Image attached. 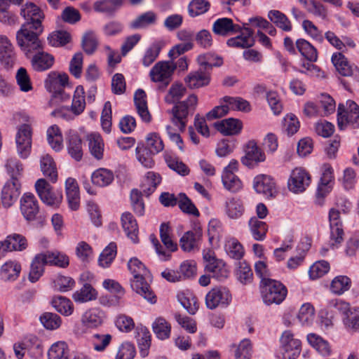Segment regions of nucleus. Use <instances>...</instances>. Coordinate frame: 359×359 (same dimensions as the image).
Returning <instances> with one entry per match:
<instances>
[{
  "label": "nucleus",
  "mask_w": 359,
  "mask_h": 359,
  "mask_svg": "<svg viewBox=\"0 0 359 359\" xmlns=\"http://www.w3.org/2000/svg\"><path fill=\"white\" fill-rule=\"evenodd\" d=\"M21 181H18L16 178L9 179L5 183L1 193L4 207L10 208L18 201L21 194Z\"/></svg>",
  "instance_id": "10"
},
{
  "label": "nucleus",
  "mask_w": 359,
  "mask_h": 359,
  "mask_svg": "<svg viewBox=\"0 0 359 359\" xmlns=\"http://www.w3.org/2000/svg\"><path fill=\"white\" fill-rule=\"evenodd\" d=\"M116 253V244L114 242H111L100 255L98 259L99 265L103 268L109 267L115 259Z\"/></svg>",
  "instance_id": "47"
},
{
  "label": "nucleus",
  "mask_w": 359,
  "mask_h": 359,
  "mask_svg": "<svg viewBox=\"0 0 359 359\" xmlns=\"http://www.w3.org/2000/svg\"><path fill=\"white\" fill-rule=\"evenodd\" d=\"M97 295V291L90 284L85 283L73 294L72 298L75 302L85 303L95 300Z\"/></svg>",
  "instance_id": "33"
},
{
  "label": "nucleus",
  "mask_w": 359,
  "mask_h": 359,
  "mask_svg": "<svg viewBox=\"0 0 359 359\" xmlns=\"http://www.w3.org/2000/svg\"><path fill=\"white\" fill-rule=\"evenodd\" d=\"M71 40L69 33L66 31H55L48 36V43L53 47L63 46Z\"/></svg>",
  "instance_id": "62"
},
{
  "label": "nucleus",
  "mask_w": 359,
  "mask_h": 359,
  "mask_svg": "<svg viewBox=\"0 0 359 359\" xmlns=\"http://www.w3.org/2000/svg\"><path fill=\"white\" fill-rule=\"evenodd\" d=\"M214 126L224 135H234L241 132L242 123L238 119L229 118L215 122Z\"/></svg>",
  "instance_id": "26"
},
{
  "label": "nucleus",
  "mask_w": 359,
  "mask_h": 359,
  "mask_svg": "<svg viewBox=\"0 0 359 359\" xmlns=\"http://www.w3.org/2000/svg\"><path fill=\"white\" fill-rule=\"evenodd\" d=\"M67 150L69 154L79 161L83 156L82 141L76 132L70 131L67 135Z\"/></svg>",
  "instance_id": "28"
},
{
  "label": "nucleus",
  "mask_w": 359,
  "mask_h": 359,
  "mask_svg": "<svg viewBox=\"0 0 359 359\" xmlns=\"http://www.w3.org/2000/svg\"><path fill=\"white\" fill-rule=\"evenodd\" d=\"M6 168L10 180L16 178L18 181H21L23 173V165L16 158H9L7 160Z\"/></svg>",
  "instance_id": "63"
},
{
  "label": "nucleus",
  "mask_w": 359,
  "mask_h": 359,
  "mask_svg": "<svg viewBox=\"0 0 359 359\" xmlns=\"http://www.w3.org/2000/svg\"><path fill=\"white\" fill-rule=\"evenodd\" d=\"M160 238L161 242L167 249L172 252L177 250V245L175 243L170 236L172 231L169 222H163L160 226Z\"/></svg>",
  "instance_id": "55"
},
{
  "label": "nucleus",
  "mask_w": 359,
  "mask_h": 359,
  "mask_svg": "<svg viewBox=\"0 0 359 359\" xmlns=\"http://www.w3.org/2000/svg\"><path fill=\"white\" fill-rule=\"evenodd\" d=\"M20 15L24 20L36 17L45 18V15L41 8L32 2H27L22 6Z\"/></svg>",
  "instance_id": "64"
},
{
  "label": "nucleus",
  "mask_w": 359,
  "mask_h": 359,
  "mask_svg": "<svg viewBox=\"0 0 359 359\" xmlns=\"http://www.w3.org/2000/svg\"><path fill=\"white\" fill-rule=\"evenodd\" d=\"M329 221L330 226V238L329 245L331 248H338L344 240V230L340 219V212L334 208L329 211Z\"/></svg>",
  "instance_id": "8"
},
{
  "label": "nucleus",
  "mask_w": 359,
  "mask_h": 359,
  "mask_svg": "<svg viewBox=\"0 0 359 359\" xmlns=\"http://www.w3.org/2000/svg\"><path fill=\"white\" fill-rule=\"evenodd\" d=\"M210 79V72L200 67L198 69L191 72L184 78V82L190 89H195L208 86Z\"/></svg>",
  "instance_id": "16"
},
{
  "label": "nucleus",
  "mask_w": 359,
  "mask_h": 359,
  "mask_svg": "<svg viewBox=\"0 0 359 359\" xmlns=\"http://www.w3.org/2000/svg\"><path fill=\"white\" fill-rule=\"evenodd\" d=\"M112 336L109 334L96 333L91 337L93 348L98 352L104 351L110 344Z\"/></svg>",
  "instance_id": "60"
},
{
  "label": "nucleus",
  "mask_w": 359,
  "mask_h": 359,
  "mask_svg": "<svg viewBox=\"0 0 359 359\" xmlns=\"http://www.w3.org/2000/svg\"><path fill=\"white\" fill-rule=\"evenodd\" d=\"M308 342L322 355L327 356L330 354L331 349L329 343L320 336L311 333L307 336Z\"/></svg>",
  "instance_id": "45"
},
{
  "label": "nucleus",
  "mask_w": 359,
  "mask_h": 359,
  "mask_svg": "<svg viewBox=\"0 0 359 359\" xmlns=\"http://www.w3.org/2000/svg\"><path fill=\"white\" fill-rule=\"evenodd\" d=\"M332 174L331 168L325 169L323 172L317 189L316 194L318 197L323 198L330 192V187L329 186V184L332 180Z\"/></svg>",
  "instance_id": "61"
},
{
  "label": "nucleus",
  "mask_w": 359,
  "mask_h": 359,
  "mask_svg": "<svg viewBox=\"0 0 359 359\" xmlns=\"http://www.w3.org/2000/svg\"><path fill=\"white\" fill-rule=\"evenodd\" d=\"M161 182V177L158 173L153 171H149L144 175L140 183V195L144 194L147 196H150L156 189L157 186Z\"/></svg>",
  "instance_id": "27"
},
{
  "label": "nucleus",
  "mask_w": 359,
  "mask_h": 359,
  "mask_svg": "<svg viewBox=\"0 0 359 359\" xmlns=\"http://www.w3.org/2000/svg\"><path fill=\"white\" fill-rule=\"evenodd\" d=\"M202 238V230L198 228L193 231H188L184 233L180 240V247L184 252H191L199 250V243Z\"/></svg>",
  "instance_id": "20"
},
{
  "label": "nucleus",
  "mask_w": 359,
  "mask_h": 359,
  "mask_svg": "<svg viewBox=\"0 0 359 359\" xmlns=\"http://www.w3.org/2000/svg\"><path fill=\"white\" fill-rule=\"evenodd\" d=\"M15 142L19 156L22 158L29 156L32 149V128L28 124H23L18 128Z\"/></svg>",
  "instance_id": "11"
},
{
  "label": "nucleus",
  "mask_w": 359,
  "mask_h": 359,
  "mask_svg": "<svg viewBox=\"0 0 359 359\" xmlns=\"http://www.w3.org/2000/svg\"><path fill=\"white\" fill-rule=\"evenodd\" d=\"M250 232L256 241H263L266 238L268 226L266 222L253 217L248 222Z\"/></svg>",
  "instance_id": "42"
},
{
  "label": "nucleus",
  "mask_w": 359,
  "mask_h": 359,
  "mask_svg": "<svg viewBox=\"0 0 359 359\" xmlns=\"http://www.w3.org/2000/svg\"><path fill=\"white\" fill-rule=\"evenodd\" d=\"M260 291L263 302L267 305L280 304L287 292L283 283L273 279H264L260 285Z\"/></svg>",
  "instance_id": "4"
},
{
  "label": "nucleus",
  "mask_w": 359,
  "mask_h": 359,
  "mask_svg": "<svg viewBox=\"0 0 359 359\" xmlns=\"http://www.w3.org/2000/svg\"><path fill=\"white\" fill-rule=\"evenodd\" d=\"M136 267L144 269L142 274H136V293L140 294L150 304H154L156 302L157 298L150 286L151 274L137 259H136Z\"/></svg>",
  "instance_id": "6"
},
{
  "label": "nucleus",
  "mask_w": 359,
  "mask_h": 359,
  "mask_svg": "<svg viewBox=\"0 0 359 359\" xmlns=\"http://www.w3.org/2000/svg\"><path fill=\"white\" fill-rule=\"evenodd\" d=\"M40 163L41 170L43 175L52 182H55L57 179V172L53 158L48 154L43 155L41 158Z\"/></svg>",
  "instance_id": "38"
},
{
  "label": "nucleus",
  "mask_w": 359,
  "mask_h": 359,
  "mask_svg": "<svg viewBox=\"0 0 359 359\" xmlns=\"http://www.w3.org/2000/svg\"><path fill=\"white\" fill-rule=\"evenodd\" d=\"M47 140L50 146L55 151H59L63 148L62 133L57 126H52L48 129Z\"/></svg>",
  "instance_id": "48"
},
{
  "label": "nucleus",
  "mask_w": 359,
  "mask_h": 359,
  "mask_svg": "<svg viewBox=\"0 0 359 359\" xmlns=\"http://www.w3.org/2000/svg\"><path fill=\"white\" fill-rule=\"evenodd\" d=\"M65 191L69 208L74 211L80 207V194L77 182L69 177L65 182Z\"/></svg>",
  "instance_id": "21"
},
{
  "label": "nucleus",
  "mask_w": 359,
  "mask_h": 359,
  "mask_svg": "<svg viewBox=\"0 0 359 359\" xmlns=\"http://www.w3.org/2000/svg\"><path fill=\"white\" fill-rule=\"evenodd\" d=\"M224 210L227 217L231 219L241 218L245 212L242 201L236 198H228L225 201Z\"/></svg>",
  "instance_id": "29"
},
{
  "label": "nucleus",
  "mask_w": 359,
  "mask_h": 359,
  "mask_svg": "<svg viewBox=\"0 0 359 359\" xmlns=\"http://www.w3.org/2000/svg\"><path fill=\"white\" fill-rule=\"evenodd\" d=\"M35 189L41 201L46 205L57 208L61 204L63 195L60 190H54L44 179H39L35 183Z\"/></svg>",
  "instance_id": "5"
},
{
  "label": "nucleus",
  "mask_w": 359,
  "mask_h": 359,
  "mask_svg": "<svg viewBox=\"0 0 359 359\" xmlns=\"http://www.w3.org/2000/svg\"><path fill=\"white\" fill-rule=\"evenodd\" d=\"M122 4V0H100L94 3L95 11L111 14Z\"/></svg>",
  "instance_id": "53"
},
{
  "label": "nucleus",
  "mask_w": 359,
  "mask_h": 359,
  "mask_svg": "<svg viewBox=\"0 0 359 359\" xmlns=\"http://www.w3.org/2000/svg\"><path fill=\"white\" fill-rule=\"evenodd\" d=\"M245 151V155L241 158V162L248 167H253L258 163L265 161L264 153L254 140L248 142Z\"/></svg>",
  "instance_id": "15"
},
{
  "label": "nucleus",
  "mask_w": 359,
  "mask_h": 359,
  "mask_svg": "<svg viewBox=\"0 0 359 359\" xmlns=\"http://www.w3.org/2000/svg\"><path fill=\"white\" fill-rule=\"evenodd\" d=\"M21 271L20 264L15 261L6 262L1 266V275L5 280H16Z\"/></svg>",
  "instance_id": "44"
},
{
  "label": "nucleus",
  "mask_w": 359,
  "mask_h": 359,
  "mask_svg": "<svg viewBox=\"0 0 359 359\" xmlns=\"http://www.w3.org/2000/svg\"><path fill=\"white\" fill-rule=\"evenodd\" d=\"M197 62L201 68L211 73L213 67H220L223 65V58L209 52L199 55L197 57Z\"/></svg>",
  "instance_id": "32"
},
{
  "label": "nucleus",
  "mask_w": 359,
  "mask_h": 359,
  "mask_svg": "<svg viewBox=\"0 0 359 359\" xmlns=\"http://www.w3.org/2000/svg\"><path fill=\"white\" fill-rule=\"evenodd\" d=\"M210 8V4L207 0H191L188 5L189 15L195 18L207 13Z\"/></svg>",
  "instance_id": "54"
},
{
  "label": "nucleus",
  "mask_w": 359,
  "mask_h": 359,
  "mask_svg": "<svg viewBox=\"0 0 359 359\" xmlns=\"http://www.w3.org/2000/svg\"><path fill=\"white\" fill-rule=\"evenodd\" d=\"M268 18L278 28L285 32L292 30V26L289 18L282 12L278 10H271L268 13Z\"/></svg>",
  "instance_id": "40"
},
{
  "label": "nucleus",
  "mask_w": 359,
  "mask_h": 359,
  "mask_svg": "<svg viewBox=\"0 0 359 359\" xmlns=\"http://www.w3.org/2000/svg\"><path fill=\"white\" fill-rule=\"evenodd\" d=\"M54 60L52 55L41 50L32 55L31 65L34 70L43 72L52 67Z\"/></svg>",
  "instance_id": "22"
},
{
  "label": "nucleus",
  "mask_w": 359,
  "mask_h": 359,
  "mask_svg": "<svg viewBox=\"0 0 359 359\" xmlns=\"http://www.w3.org/2000/svg\"><path fill=\"white\" fill-rule=\"evenodd\" d=\"M243 29L244 32L240 35L227 40L226 44L229 47L247 48L255 44L254 32L248 27H244Z\"/></svg>",
  "instance_id": "24"
},
{
  "label": "nucleus",
  "mask_w": 359,
  "mask_h": 359,
  "mask_svg": "<svg viewBox=\"0 0 359 359\" xmlns=\"http://www.w3.org/2000/svg\"><path fill=\"white\" fill-rule=\"evenodd\" d=\"M147 147L143 148L139 144L136 147L138 161L145 168H151L154 165L152 155L161 151L164 145L163 140L156 133H150L146 139Z\"/></svg>",
  "instance_id": "2"
},
{
  "label": "nucleus",
  "mask_w": 359,
  "mask_h": 359,
  "mask_svg": "<svg viewBox=\"0 0 359 359\" xmlns=\"http://www.w3.org/2000/svg\"><path fill=\"white\" fill-rule=\"evenodd\" d=\"M177 204L180 209L184 213L198 217L200 213L195 205L184 193L178 195Z\"/></svg>",
  "instance_id": "59"
},
{
  "label": "nucleus",
  "mask_w": 359,
  "mask_h": 359,
  "mask_svg": "<svg viewBox=\"0 0 359 359\" xmlns=\"http://www.w3.org/2000/svg\"><path fill=\"white\" fill-rule=\"evenodd\" d=\"M311 183V176L302 168H295L291 172L287 182L288 189L294 194L304 192Z\"/></svg>",
  "instance_id": "9"
},
{
  "label": "nucleus",
  "mask_w": 359,
  "mask_h": 359,
  "mask_svg": "<svg viewBox=\"0 0 359 359\" xmlns=\"http://www.w3.org/2000/svg\"><path fill=\"white\" fill-rule=\"evenodd\" d=\"M332 62L341 76H350L353 74V67L349 65L347 59L342 53H334L332 56Z\"/></svg>",
  "instance_id": "41"
},
{
  "label": "nucleus",
  "mask_w": 359,
  "mask_h": 359,
  "mask_svg": "<svg viewBox=\"0 0 359 359\" xmlns=\"http://www.w3.org/2000/svg\"><path fill=\"white\" fill-rule=\"evenodd\" d=\"M45 265L46 264L43 263V256H41V254H37L31 263L29 273V281L35 283L39 280L44 272L43 266Z\"/></svg>",
  "instance_id": "49"
},
{
  "label": "nucleus",
  "mask_w": 359,
  "mask_h": 359,
  "mask_svg": "<svg viewBox=\"0 0 359 359\" xmlns=\"http://www.w3.org/2000/svg\"><path fill=\"white\" fill-rule=\"evenodd\" d=\"M20 211L27 221H34L40 213L38 201L32 193H25L20 199Z\"/></svg>",
  "instance_id": "13"
},
{
  "label": "nucleus",
  "mask_w": 359,
  "mask_h": 359,
  "mask_svg": "<svg viewBox=\"0 0 359 359\" xmlns=\"http://www.w3.org/2000/svg\"><path fill=\"white\" fill-rule=\"evenodd\" d=\"M203 259L208 262L205 265L206 271L211 273L213 278L219 280H222L227 278L228 270L221 261L216 259L212 256L211 250L203 253Z\"/></svg>",
  "instance_id": "14"
},
{
  "label": "nucleus",
  "mask_w": 359,
  "mask_h": 359,
  "mask_svg": "<svg viewBox=\"0 0 359 359\" xmlns=\"http://www.w3.org/2000/svg\"><path fill=\"white\" fill-rule=\"evenodd\" d=\"M114 176L111 170L107 168H99L94 171L91 175L93 184L104 187L109 185L114 180Z\"/></svg>",
  "instance_id": "37"
},
{
  "label": "nucleus",
  "mask_w": 359,
  "mask_h": 359,
  "mask_svg": "<svg viewBox=\"0 0 359 359\" xmlns=\"http://www.w3.org/2000/svg\"><path fill=\"white\" fill-rule=\"evenodd\" d=\"M231 295L226 287H214L205 296V305L209 309H215L219 306H227Z\"/></svg>",
  "instance_id": "12"
},
{
  "label": "nucleus",
  "mask_w": 359,
  "mask_h": 359,
  "mask_svg": "<svg viewBox=\"0 0 359 359\" xmlns=\"http://www.w3.org/2000/svg\"><path fill=\"white\" fill-rule=\"evenodd\" d=\"M351 283V279L346 276H337L331 283V291L334 294H341L349 290Z\"/></svg>",
  "instance_id": "58"
},
{
  "label": "nucleus",
  "mask_w": 359,
  "mask_h": 359,
  "mask_svg": "<svg viewBox=\"0 0 359 359\" xmlns=\"http://www.w3.org/2000/svg\"><path fill=\"white\" fill-rule=\"evenodd\" d=\"M187 92V88L181 83H174L165 96L166 102L171 104L177 102L172 109V123L177 126L180 131H184L187 122V117L193 114L198 103V97L195 94L190 95L186 100L179 101Z\"/></svg>",
  "instance_id": "1"
},
{
  "label": "nucleus",
  "mask_w": 359,
  "mask_h": 359,
  "mask_svg": "<svg viewBox=\"0 0 359 359\" xmlns=\"http://www.w3.org/2000/svg\"><path fill=\"white\" fill-rule=\"evenodd\" d=\"M43 327L50 330L59 328L62 324L61 318L56 313L46 312L39 318Z\"/></svg>",
  "instance_id": "57"
},
{
  "label": "nucleus",
  "mask_w": 359,
  "mask_h": 359,
  "mask_svg": "<svg viewBox=\"0 0 359 359\" xmlns=\"http://www.w3.org/2000/svg\"><path fill=\"white\" fill-rule=\"evenodd\" d=\"M48 359H69V350L67 344L64 341H57L53 344L48 352Z\"/></svg>",
  "instance_id": "50"
},
{
  "label": "nucleus",
  "mask_w": 359,
  "mask_h": 359,
  "mask_svg": "<svg viewBox=\"0 0 359 359\" xmlns=\"http://www.w3.org/2000/svg\"><path fill=\"white\" fill-rule=\"evenodd\" d=\"M69 81L67 74H57L55 72H50L45 81L46 89L53 94L64 88Z\"/></svg>",
  "instance_id": "31"
},
{
  "label": "nucleus",
  "mask_w": 359,
  "mask_h": 359,
  "mask_svg": "<svg viewBox=\"0 0 359 359\" xmlns=\"http://www.w3.org/2000/svg\"><path fill=\"white\" fill-rule=\"evenodd\" d=\"M296 46L299 53L310 62H316L318 59V52L308 41L299 39L296 41Z\"/></svg>",
  "instance_id": "46"
},
{
  "label": "nucleus",
  "mask_w": 359,
  "mask_h": 359,
  "mask_svg": "<svg viewBox=\"0 0 359 359\" xmlns=\"http://www.w3.org/2000/svg\"><path fill=\"white\" fill-rule=\"evenodd\" d=\"M222 180L224 187L231 192H237L242 187L241 181L232 172L224 171Z\"/></svg>",
  "instance_id": "52"
},
{
  "label": "nucleus",
  "mask_w": 359,
  "mask_h": 359,
  "mask_svg": "<svg viewBox=\"0 0 359 359\" xmlns=\"http://www.w3.org/2000/svg\"><path fill=\"white\" fill-rule=\"evenodd\" d=\"M52 306L60 313L64 316H70L74 310L72 302L62 296L55 297L51 302Z\"/></svg>",
  "instance_id": "51"
},
{
  "label": "nucleus",
  "mask_w": 359,
  "mask_h": 359,
  "mask_svg": "<svg viewBox=\"0 0 359 359\" xmlns=\"http://www.w3.org/2000/svg\"><path fill=\"white\" fill-rule=\"evenodd\" d=\"M253 187L257 193L262 194L266 197H273L276 193L273 179L266 175L256 176L253 182Z\"/></svg>",
  "instance_id": "18"
},
{
  "label": "nucleus",
  "mask_w": 359,
  "mask_h": 359,
  "mask_svg": "<svg viewBox=\"0 0 359 359\" xmlns=\"http://www.w3.org/2000/svg\"><path fill=\"white\" fill-rule=\"evenodd\" d=\"M43 256V263L46 265L57 266L66 268L69 263V257L58 252H49L40 253Z\"/></svg>",
  "instance_id": "34"
},
{
  "label": "nucleus",
  "mask_w": 359,
  "mask_h": 359,
  "mask_svg": "<svg viewBox=\"0 0 359 359\" xmlns=\"http://www.w3.org/2000/svg\"><path fill=\"white\" fill-rule=\"evenodd\" d=\"M243 28L234 24L231 18H222L216 20L212 25V32L219 36H227L241 32Z\"/></svg>",
  "instance_id": "17"
},
{
  "label": "nucleus",
  "mask_w": 359,
  "mask_h": 359,
  "mask_svg": "<svg viewBox=\"0 0 359 359\" xmlns=\"http://www.w3.org/2000/svg\"><path fill=\"white\" fill-rule=\"evenodd\" d=\"M86 104L84 88L82 86H78L74 90L71 111L74 115L79 116L83 112Z\"/></svg>",
  "instance_id": "39"
},
{
  "label": "nucleus",
  "mask_w": 359,
  "mask_h": 359,
  "mask_svg": "<svg viewBox=\"0 0 359 359\" xmlns=\"http://www.w3.org/2000/svg\"><path fill=\"white\" fill-rule=\"evenodd\" d=\"M136 339L140 355L146 358L149 353L151 344V335L149 330L142 324L136 326Z\"/></svg>",
  "instance_id": "19"
},
{
  "label": "nucleus",
  "mask_w": 359,
  "mask_h": 359,
  "mask_svg": "<svg viewBox=\"0 0 359 359\" xmlns=\"http://www.w3.org/2000/svg\"><path fill=\"white\" fill-rule=\"evenodd\" d=\"M280 343L282 348L285 352L293 351L292 355H289V359H295L300 353L301 341L298 339L294 338V335L290 331H285L281 337Z\"/></svg>",
  "instance_id": "25"
},
{
  "label": "nucleus",
  "mask_w": 359,
  "mask_h": 359,
  "mask_svg": "<svg viewBox=\"0 0 359 359\" xmlns=\"http://www.w3.org/2000/svg\"><path fill=\"white\" fill-rule=\"evenodd\" d=\"M2 243V251H22L27 247V241L22 234L13 233L6 236Z\"/></svg>",
  "instance_id": "23"
},
{
  "label": "nucleus",
  "mask_w": 359,
  "mask_h": 359,
  "mask_svg": "<svg viewBox=\"0 0 359 359\" xmlns=\"http://www.w3.org/2000/svg\"><path fill=\"white\" fill-rule=\"evenodd\" d=\"M175 69L172 62L159 61L151 69L149 76L153 82L161 83L163 90L171 82Z\"/></svg>",
  "instance_id": "7"
},
{
  "label": "nucleus",
  "mask_w": 359,
  "mask_h": 359,
  "mask_svg": "<svg viewBox=\"0 0 359 359\" xmlns=\"http://www.w3.org/2000/svg\"><path fill=\"white\" fill-rule=\"evenodd\" d=\"M104 313L98 308L86 311L81 318L82 323L89 327H97L103 323Z\"/></svg>",
  "instance_id": "30"
},
{
  "label": "nucleus",
  "mask_w": 359,
  "mask_h": 359,
  "mask_svg": "<svg viewBox=\"0 0 359 359\" xmlns=\"http://www.w3.org/2000/svg\"><path fill=\"white\" fill-rule=\"evenodd\" d=\"M152 330L158 339L164 340L170 337L171 326L164 318L158 317L152 323Z\"/></svg>",
  "instance_id": "43"
},
{
  "label": "nucleus",
  "mask_w": 359,
  "mask_h": 359,
  "mask_svg": "<svg viewBox=\"0 0 359 359\" xmlns=\"http://www.w3.org/2000/svg\"><path fill=\"white\" fill-rule=\"evenodd\" d=\"M136 110L142 121L145 123L151 121V116L148 109L146 93L142 89L136 90Z\"/></svg>",
  "instance_id": "36"
},
{
  "label": "nucleus",
  "mask_w": 359,
  "mask_h": 359,
  "mask_svg": "<svg viewBox=\"0 0 359 359\" xmlns=\"http://www.w3.org/2000/svg\"><path fill=\"white\" fill-rule=\"evenodd\" d=\"M41 34L21 27L17 31V45L27 57H30L37 50H43V44L39 39Z\"/></svg>",
  "instance_id": "3"
},
{
  "label": "nucleus",
  "mask_w": 359,
  "mask_h": 359,
  "mask_svg": "<svg viewBox=\"0 0 359 359\" xmlns=\"http://www.w3.org/2000/svg\"><path fill=\"white\" fill-rule=\"evenodd\" d=\"M121 224L126 235L131 240H133L135 236V218L133 215L128 211L122 213Z\"/></svg>",
  "instance_id": "56"
},
{
  "label": "nucleus",
  "mask_w": 359,
  "mask_h": 359,
  "mask_svg": "<svg viewBox=\"0 0 359 359\" xmlns=\"http://www.w3.org/2000/svg\"><path fill=\"white\" fill-rule=\"evenodd\" d=\"M88 147L91 155L96 159L103 158L104 144L101 135L98 133H92L88 137Z\"/></svg>",
  "instance_id": "35"
}]
</instances>
